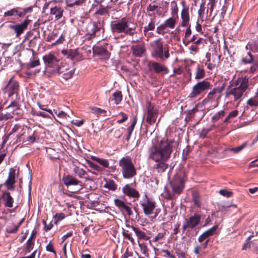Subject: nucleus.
I'll use <instances>...</instances> for the list:
<instances>
[{"mask_svg":"<svg viewBox=\"0 0 258 258\" xmlns=\"http://www.w3.org/2000/svg\"><path fill=\"white\" fill-rule=\"evenodd\" d=\"M176 147L174 140L163 139L150 149L149 157L156 163L153 168L158 173L164 172L168 168L169 165L166 162L170 158L173 149Z\"/></svg>","mask_w":258,"mask_h":258,"instance_id":"nucleus-1","label":"nucleus"},{"mask_svg":"<svg viewBox=\"0 0 258 258\" xmlns=\"http://www.w3.org/2000/svg\"><path fill=\"white\" fill-rule=\"evenodd\" d=\"M137 24L130 17H124L112 21L110 23V29L113 34L124 33L133 36L136 33Z\"/></svg>","mask_w":258,"mask_h":258,"instance_id":"nucleus-2","label":"nucleus"},{"mask_svg":"<svg viewBox=\"0 0 258 258\" xmlns=\"http://www.w3.org/2000/svg\"><path fill=\"white\" fill-rule=\"evenodd\" d=\"M81 30L85 33L86 39L88 40L99 37L104 33V22L86 19L82 22Z\"/></svg>","mask_w":258,"mask_h":258,"instance_id":"nucleus-3","label":"nucleus"},{"mask_svg":"<svg viewBox=\"0 0 258 258\" xmlns=\"http://www.w3.org/2000/svg\"><path fill=\"white\" fill-rule=\"evenodd\" d=\"M162 38H158L150 43L151 55L155 59L164 61L170 57L169 48L167 45H164Z\"/></svg>","mask_w":258,"mask_h":258,"instance_id":"nucleus-4","label":"nucleus"},{"mask_svg":"<svg viewBox=\"0 0 258 258\" xmlns=\"http://www.w3.org/2000/svg\"><path fill=\"white\" fill-rule=\"evenodd\" d=\"M225 89V84L216 86L208 93L206 97L203 100L202 103L203 105H209V108L213 109L217 107L223 95V92Z\"/></svg>","mask_w":258,"mask_h":258,"instance_id":"nucleus-5","label":"nucleus"},{"mask_svg":"<svg viewBox=\"0 0 258 258\" xmlns=\"http://www.w3.org/2000/svg\"><path fill=\"white\" fill-rule=\"evenodd\" d=\"M185 181L184 175H177L170 182V185L174 193L170 192L168 190L165 192V198L168 200H172L175 198V194L180 195L183 190L184 183Z\"/></svg>","mask_w":258,"mask_h":258,"instance_id":"nucleus-6","label":"nucleus"},{"mask_svg":"<svg viewBox=\"0 0 258 258\" xmlns=\"http://www.w3.org/2000/svg\"><path fill=\"white\" fill-rule=\"evenodd\" d=\"M125 227L127 229L122 228V235L124 238L128 240L132 244L135 243V240L132 236V233L130 231V229L134 231L139 239L145 240L149 239V238L146 235V233L137 226L131 225L129 223H126L125 224Z\"/></svg>","mask_w":258,"mask_h":258,"instance_id":"nucleus-7","label":"nucleus"},{"mask_svg":"<svg viewBox=\"0 0 258 258\" xmlns=\"http://www.w3.org/2000/svg\"><path fill=\"white\" fill-rule=\"evenodd\" d=\"M181 4L182 5V9L180 13L181 21L179 23V26L186 28L185 31L184 38L187 39L191 34L189 6H187L183 1L181 2Z\"/></svg>","mask_w":258,"mask_h":258,"instance_id":"nucleus-8","label":"nucleus"},{"mask_svg":"<svg viewBox=\"0 0 258 258\" xmlns=\"http://www.w3.org/2000/svg\"><path fill=\"white\" fill-rule=\"evenodd\" d=\"M119 165L124 178H132L136 175V170L130 157L122 158L119 162Z\"/></svg>","mask_w":258,"mask_h":258,"instance_id":"nucleus-9","label":"nucleus"},{"mask_svg":"<svg viewBox=\"0 0 258 258\" xmlns=\"http://www.w3.org/2000/svg\"><path fill=\"white\" fill-rule=\"evenodd\" d=\"M212 87V85L207 79L199 81L195 84L191 88L188 97L194 99L205 93Z\"/></svg>","mask_w":258,"mask_h":258,"instance_id":"nucleus-10","label":"nucleus"},{"mask_svg":"<svg viewBox=\"0 0 258 258\" xmlns=\"http://www.w3.org/2000/svg\"><path fill=\"white\" fill-rule=\"evenodd\" d=\"M42 59L45 64V72L55 73L61 65L59 59L50 53L44 55Z\"/></svg>","mask_w":258,"mask_h":258,"instance_id":"nucleus-11","label":"nucleus"},{"mask_svg":"<svg viewBox=\"0 0 258 258\" xmlns=\"http://www.w3.org/2000/svg\"><path fill=\"white\" fill-rule=\"evenodd\" d=\"M202 219V216L198 213H194V215L187 218H185L182 226V230L184 232L188 229H192L198 226Z\"/></svg>","mask_w":258,"mask_h":258,"instance_id":"nucleus-12","label":"nucleus"},{"mask_svg":"<svg viewBox=\"0 0 258 258\" xmlns=\"http://www.w3.org/2000/svg\"><path fill=\"white\" fill-rule=\"evenodd\" d=\"M32 11V8L29 7L28 8L23 9L20 7L14 8L10 10H8L5 12L4 17H18L19 18H23L27 13H30Z\"/></svg>","mask_w":258,"mask_h":258,"instance_id":"nucleus-13","label":"nucleus"},{"mask_svg":"<svg viewBox=\"0 0 258 258\" xmlns=\"http://www.w3.org/2000/svg\"><path fill=\"white\" fill-rule=\"evenodd\" d=\"M108 44L104 43L103 45H97L93 47V53L99 56L101 59L107 60L109 58L110 53L108 51L107 46Z\"/></svg>","mask_w":258,"mask_h":258,"instance_id":"nucleus-14","label":"nucleus"},{"mask_svg":"<svg viewBox=\"0 0 258 258\" xmlns=\"http://www.w3.org/2000/svg\"><path fill=\"white\" fill-rule=\"evenodd\" d=\"M158 114V111L150 102H147V114L146 121L152 125L155 123Z\"/></svg>","mask_w":258,"mask_h":258,"instance_id":"nucleus-15","label":"nucleus"},{"mask_svg":"<svg viewBox=\"0 0 258 258\" xmlns=\"http://www.w3.org/2000/svg\"><path fill=\"white\" fill-rule=\"evenodd\" d=\"M19 88V83L13 78L9 80L7 86L4 88V91L8 93L9 97H12L14 94H18Z\"/></svg>","mask_w":258,"mask_h":258,"instance_id":"nucleus-16","label":"nucleus"},{"mask_svg":"<svg viewBox=\"0 0 258 258\" xmlns=\"http://www.w3.org/2000/svg\"><path fill=\"white\" fill-rule=\"evenodd\" d=\"M131 49L133 55L137 57H143L146 52L145 43L143 41H139L138 43L133 45Z\"/></svg>","mask_w":258,"mask_h":258,"instance_id":"nucleus-17","label":"nucleus"},{"mask_svg":"<svg viewBox=\"0 0 258 258\" xmlns=\"http://www.w3.org/2000/svg\"><path fill=\"white\" fill-rule=\"evenodd\" d=\"M30 21L29 19H26L20 24L10 25L9 28L14 31L16 33L17 37H19L27 29Z\"/></svg>","mask_w":258,"mask_h":258,"instance_id":"nucleus-18","label":"nucleus"},{"mask_svg":"<svg viewBox=\"0 0 258 258\" xmlns=\"http://www.w3.org/2000/svg\"><path fill=\"white\" fill-rule=\"evenodd\" d=\"M62 180L64 185L68 187L72 185H79V188H78V190H80L81 188L82 182L72 175L64 174Z\"/></svg>","mask_w":258,"mask_h":258,"instance_id":"nucleus-19","label":"nucleus"},{"mask_svg":"<svg viewBox=\"0 0 258 258\" xmlns=\"http://www.w3.org/2000/svg\"><path fill=\"white\" fill-rule=\"evenodd\" d=\"M122 191L124 195L130 198L138 199L140 196L139 191L135 188L132 187L129 184H125L122 188Z\"/></svg>","mask_w":258,"mask_h":258,"instance_id":"nucleus-20","label":"nucleus"},{"mask_svg":"<svg viewBox=\"0 0 258 258\" xmlns=\"http://www.w3.org/2000/svg\"><path fill=\"white\" fill-rule=\"evenodd\" d=\"M146 201L140 204L143 208L144 213L146 215H151L156 207V203L146 198Z\"/></svg>","mask_w":258,"mask_h":258,"instance_id":"nucleus-21","label":"nucleus"},{"mask_svg":"<svg viewBox=\"0 0 258 258\" xmlns=\"http://www.w3.org/2000/svg\"><path fill=\"white\" fill-rule=\"evenodd\" d=\"M234 84L235 87L245 92L249 87L248 78L246 76L239 77L235 81Z\"/></svg>","mask_w":258,"mask_h":258,"instance_id":"nucleus-22","label":"nucleus"},{"mask_svg":"<svg viewBox=\"0 0 258 258\" xmlns=\"http://www.w3.org/2000/svg\"><path fill=\"white\" fill-rule=\"evenodd\" d=\"M74 72V69L70 70V69L66 68L64 66L61 65L56 73L58 74L59 75H61L64 79L67 80L73 77Z\"/></svg>","mask_w":258,"mask_h":258,"instance_id":"nucleus-23","label":"nucleus"},{"mask_svg":"<svg viewBox=\"0 0 258 258\" xmlns=\"http://www.w3.org/2000/svg\"><path fill=\"white\" fill-rule=\"evenodd\" d=\"M61 53L67 58L72 60H79L82 57V54L79 53L78 49H64L61 51Z\"/></svg>","mask_w":258,"mask_h":258,"instance_id":"nucleus-24","label":"nucleus"},{"mask_svg":"<svg viewBox=\"0 0 258 258\" xmlns=\"http://www.w3.org/2000/svg\"><path fill=\"white\" fill-rule=\"evenodd\" d=\"M156 1H154L152 3L150 4L147 7V11L148 12V16L149 17H152L153 16L152 14L150 13L151 12L156 11V14H157L158 16H164V14H163V11L161 10V7L158 6L157 5L155 4L156 3Z\"/></svg>","mask_w":258,"mask_h":258,"instance_id":"nucleus-25","label":"nucleus"},{"mask_svg":"<svg viewBox=\"0 0 258 258\" xmlns=\"http://www.w3.org/2000/svg\"><path fill=\"white\" fill-rule=\"evenodd\" d=\"M151 67L155 73L160 74L163 73L164 74H167L169 72L168 69L164 64L156 61L150 62Z\"/></svg>","mask_w":258,"mask_h":258,"instance_id":"nucleus-26","label":"nucleus"},{"mask_svg":"<svg viewBox=\"0 0 258 258\" xmlns=\"http://www.w3.org/2000/svg\"><path fill=\"white\" fill-rule=\"evenodd\" d=\"M115 205L122 212H125L128 216L132 215L133 212L131 208L127 205L125 203L118 199L114 200Z\"/></svg>","mask_w":258,"mask_h":258,"instance_id":"nucleus-27","label":"nucleus"},{"mask_svg":"<svg viewBox=\"0 0 258 258\" xmlns=\"http://www.w3.org/2000/svg\"><path fill=\"white\" fill-rule=\"evenodd\" d=\"M2 199L4 202V206L7 208H12L13 206L14 199L10 192L6 190L3 191Z\"/></svg>","mask_w":258,"mask_h":258,"instance_id":"nucleus-28","label":"nucleus"},{"mask_svg":"<svg viewBox=\"0 0 258 258\" xmlns=\"http://www.w3.org/2000/svg\"><path fill=\"white\" fill-rule=\"evenodd\" d=\"M244 93V91L235 87L234 88L231 89L230 91L226 93V96L228 97L230 95L233 96L234 100L236 101L241 100Z\"/></svg>","mask_w":258,"mask_h":258,"instance_id":"nucleus-29","label":"nucleus"},{"mask_svg":"<svg viewBox=\"0 0 258 258\" xmlns=\"http://www.w3.org/2000/svg\"><path fill=\"white\" fill-rule=\"evenodd\" d=\"M148 24L143 28L144 35H146L147 32L154 31L156 28V16L155 14L151 17Z\"/></svg>","mask_w":258,"mask_h":258,"instance_id":"nucleus-30","label":"nucleus"},{"mask_svg":"<svg viewBox=\"0 0 258 258\" xmlns=\"http://www.w3.org/2000/svg\"><path fill=\"white\" fill-rule=\"evenodd\" d=\"M178 20V16H174L168 18L164 22L169 29H173L177 25Z\"/></svg>","mask_w":258,"mask_h":258,"instance_id":"nucleus-31","label":"nucleus"},{"mask_svg":"<svg viewBox=\"0 0 258 258\" xmlns=\"http://www.w3.org/2000/svg\"><path fill=\"white\" fill-rule=\"evenodd\" d=\"M63 12V9L58 6L50 9V14L54 16L55 20H58L62 17Z\"/></svg>","mask_w":258,"mask_h":258,"instance_id":"nucleus-32","label":"nucleus"},{"mask_svg":"<svg viewBox=\"0 0 258 258\" xmlns=\"http://www.w3.org/2000/svg\"><path fill=\"white\" fill-rule=\"evenodd\" d=\"M73 172L80 178H85L86 180H90V177L86 171L83 169L76 166L73 169Z\"/></svg>","mask_w":258,"mask_h":258,"instance_id":"nucleus-33","label":"nucleus"},{"mask_svg":"<svg viewBox=\"0 0 258 258\" xmlns=\"http://www.w3.org/2000/svg\"><path fill=\"white\" fill-rule=\"evenodd\" d=\"M109 7H104L102 5H100L99 9L95 12V14L100 16H104V17L109 16Z\"/></svg>","mask_w":258,"mask_h":258,"instance_id":"nucleus-34","label":"nucleus"},{"mask_svg":"<svg viewBox=\"0 0 258 258\" xmlns=\"http://www.w3.org/2000/svg\"><path fill=\"white\" fill-rule=\"evenodd\" d=\"M156 33L159 35H164L169 32V29L164 23L161 24L156 28Z\"/></svg>","mask_w":258,"mask_h":258,"instance_id":"nucleus-35","label":"nucleus"},{"mask_svg":"<svg viewBox=\"0 0 258 258\" xmlns=\"http://www.w3.org/2000/svg\"><path fill=\"white\" fill-rule=\"evenodd\" d=\"M254 58L251 52H249L245 56H243L241 59V62L244 64H250L254 62Z\"/></svg>","mask_w":258,"mask_h":258,"instance_id":"nucleus-36","label":"nucleus"},{"mask_svg":"<svg viewBox=\"0 0 258 258\" xmlns=\"http://www.w3.org/2000/svg\"><path fill=\"white\" fill-rule=\"evenodd\" d=\"M91 159L92 160L97 162V163H98L105 168H108L109 167V162L108 160L107 159L100 158L99 157L94 156H91Z\"/></svg>","mask_w":258,"mask_h":258,"instance_id":"nucleus-37","label":"nucleus"},{"mask_svg":"<svg viewBox=\"0 0 258 258\" xmlns=\"http://www.w3.org/2000/svg\"><path fill=\"white\" fill-rule=\"evenodd\" d=\"M192 200L194 205L200 207L201 206L200 196L198 192L194 191L192 193Z\"/></svg>","mask_w":258,"mask_h":258,"instance_id":"nucleus-38","label":"nucleus"},{"mask_svg":"<svg viewBox=\"0 0 258 258\" xmlns=\"http://www.w3.org/2000/svg\"><path fill=\"white\" fill-rule=\"evenodd\" d=\"M205 76V70L200 68L199 66L196 69L195 79L196 80H201L203 79Z\"/></svg>","mask_w":258,"mask_h":258,"instance_id":"nucleus-39","label":"nucleus"},{"mask_svg":"<svg viewBox=\"0 0 258 258\" xmlns=\"http://www.w3.org/2000/svg\"><path fill=\"white\" fill-rule=\"evenodd\" d=\"M112 96L115 104H118L122 100V94L120 91L117 90L113 93Z\"/></svg>","mask_w":258,"mask_h":258,"instance_id":"nucleus-40","label":"nucleus"},{"mask_svg":"<svg viewBox=\"0 0 258 258\" xmlns=\"http://www.w3.org/2000/svg\"><path fill=\"white\" fill-rule=\"evenodd\" d=\"M247 104L251 107H258V95H255L247 101Z\"/></svg>","mask_w":258,"mask_h":258,"instance_id":"nucleus-41","label":"nucleus"},{"mask_svg":"<svg viewBox=\"0 0 258 258\" xmlns=\"http://www.w3.org/2000/svg\"><path fill=\"white\" fill-rule=\"evenodd\" d=\"M207 61L205 62V65L207 66V68L210 70H212L215 67V64L211 62V54L209 52H207L205 56Z\"/></svg>","mask_w":258,"mask_h":258,"instance_id":"nucleus-42","label":"nucleus"},{"mask_svg":"<svg viewBox=\"0 0 258 258\" xmlns=\"http://www.w3.org/2000/svg\"><path fill=\"white\" fill-rule=\"evenodd\" d=\"M104 187L112 191H114L117 189V185L112 180H109L108 181H107L105 183Z\"/></svg>","mask_w":258,"mask_h":258,"instance_id":"nucleus-43","label":"nucleus"},{"mask_svg":"<svg viewBox=\"0 0 258 258\" xmlns=\"http://www.w3.org/2000/svg\"><path fill=\"white\" fill-rule=\"evenodd\" d=\"M86 0H76L73 1V0L67 1V5L69 7H73L75 5L81 6L86 2Z\"/></svg>","mask_w":258,"mask_h":258,"instance_id":"nucleus-44","label":"nucleus"},{"mask_svg":"<svg viewBox=\"0 0 258 258\" xmlns=\"http://www.w3.org/2000/svg\"><path fill=\"white\" fill-rule=\"evenodd\" d=\"M218 227V225H215L213 227L208 229L203 233L208 238L211 236H213L216 232Z\"/></svg>","mask_w":258,"mask_h":258,"instance_id":"nucleus-45","label":"nucleus"},{"mask_svg":"<svg viewBox=\"0 0 258 258\" xmlns=\"http://www.w3.org/2000/svg\"><path fill=\"white\" fill-rule=\"evenodd\" d=\"M171 14L172 16H178V8L177 6V3L175 1H172L171 2Z\"/></svg>","mask_w":258,"mask_h":258,"instance_id":"nucleus-46","label":"nucleus"},{"mask_svg":"<svg viewBox=\"0 0 258 258\" xmlns=\"http://www.w3.org/2000/svg\"><path fill=\"white\" fill-rule=\"evenodd\" d=\"M247 143L244 142L243 144H242L241 145L233 147V148H228V150L230 151L233 152L234 153L236 154L240 152L242 150H243L244 148H245L247 146Z\"/></svg>","mask_w":258,"mask_h":258,"instance_id":"nucleus-47","label":"nucleus"},{"mask_svg":"<svg viewBox=\"0 0 258 258\" xmlns=\"http://www.w3.org/2000/svg\"><path fill=\"white\" fill-rule=\"evenodd\" d=\"M225 115V112L224 110H220L216 112L212 117V121L215 122L220 118L223 117Z\"/></svg>","mask_w":258,"mask_h":258,"instance_id":"nucleus-48","label":"nucleus"},{"mask_svg":"<svg viewBox=\"0 0 258 258\" xmlns=\"http://www.w3.org/2000/svg\"><path fill=\"white\" fill-rule=\"evenodd\" d=\"M34 242H31L30 240H27L26 243V247L24 249V254L29 253L33 248Z\"/></svg>","mask_w":258,"mask_h":258,"instance_id":"nucleus-49","label":"nucleus"},{"mask_svg":"<svg viewBox=\"0 0 258 258\" xmlns=\"http://www.w3.org/2000/svg\"><path fill=\"white\" fill-rule=\"evenodd\" d=\"M87 162L90 167H91V168L93 169L94 170H95L98 172H102L104 170L103 168H102L101 167L99 166L97 164L93 163V162H92L91 161L87 160Z\"/></svg>","mask_w":258,"mask_h":258,"instance_id":"nucleus-50","label":"nucleus"},{"mask_svg":"<svg viewBox=\"0 0 258 258\" xmlns=\"http://www.w3.org/2000/svg\"><path fill=\"white\" fill-rule=\"evenodd\" d=\"M40 64V62L39 59L30 60L28 63H26L25 65L26 67L29 69L30 68H33Z\"/></svg>","mask_w":258,"mask_h":258,"instance_id":"nucleus-51","label":"nucleus"},{"mask_svg":"<svg viewBox=\"0 0 258 258\" xmlns=\"http://www.w3.org/2000/svg\"><path fill=\"white\" fill-rule=\"evenodd\" d=\"M19 103L14 100L11 102L10 104L7 107V109L12 111H17L19 110Z\"/></svg>","mask_w":258,"mask_h":258,"instance_id":"nucleus-52","label":"nucleus"},{"mask_svg":"<svg viewBox=\"0 0 258 258\" xmlns=\"http://www.w3.org/2000/svg\"><path fill=\"white\" fill-rule=\"evenodd\" d=\"M58 36V33L56 32L52 31L45 38V40L47 42H51L54 40Z\"/></svg>","mask_w":258,"mask_h":258,"instance_id":"nucleus-53","label":"nucleus"},{"mask_svg":"<svg viewBox=\"0 0 258 258\" xmlns=\"http://www.w3.org/2000/svg\"><path fill=\"white\" fill-rule=\"evenodd\" d=\"M122 128L115 129V130H114V129L112 130L111 131L113 132V137L115 139H118L122 136Z\"/></svg>","mask_w":258,"mask_h":258,"instance_id":"nucleus-54","label":"nucleus"},{"mask_svg":"<svg viewBox=\"0 0 258 258\" xmlns=\"http://www.w3.org/2000/svg\"><path fill=\"white\" fill-rule=\"evenodd\" d=\"M65 218V215L62 213H57L54 216L55 219L54 223L56 224L59 221Z\"/></svg>","mask_w":258,"mask_h":258,"instance_id":"nucleus-55","label":"nucleus"},{"mask_svg":"<svg viewBox=\"0 0 258 258\" xmlns=\"http://www.w3.org/2000/svg\"><path fill=\"white\" fill-rule=\"evenodd\" d=\"M203 249L201 248V246H200L199 245H196L194 249V253L197 255V257H199L202 255V250Z\"/></svg>","mask_w":258,"mask_h":258,"instance_id":"nucleus-56","label":"nucleus"},{"mask_svg":"<svg viewBox=\"0 0 258 258\" xmlns=\"http://www.w3.org/2000/svg\"><path fill=\"white\" fill-rule=\"evenodd\" d=\"M118 115L121 116V118L120 119H118L117 121V123H118L119 124H120V123H122L125 122V121L127 120V119L128 118L127 115L122 112H119L118 114Z\"/></svg>","mask_w":258,"mask_h":258,"instance_id":"nucleus-57","label":"nucleus"},{"mask_svg":"<svg viewBox=\"0 0 258 258\" xmlns=\"http://www.w3.org/2000/svg\"><path fill=\"white\" fill-rule=\"evenodd\" d=\"M198 111V108L195 107L193 108L191 110H189L187 112V116L186 119L188 118L189 119L191 117H192L195 114V113Z\"/></svg>","mask_w":258,"mask_h":258,"instance_id":"nucleus-58","label":"nucleus"},{"mask_svg":"<svg viewBox=\"0 0 258 258\" xmlns=\"http://www.w3.org/2000/svg\"><path fill=\"white\" fill-rule=\"evenodd\" d=\"M46 250L47 251L52 252L56 256V252L54 249V246L51 241H50L49 243L46 246Z\"/></svg>","mask_w":258,"mask_h":258,"instance_id":"nucleus-59","label":"nucleus"},{"mask_svg":"<svg viewBox=\"0 0 258 258\" xmlns=\"http://www.w3.org/2000/svg\"><path fill=\"white\" fill-rule=\"evenodd\" d=\"M219 193L222 196H225L227 198L231 197L233 194L232 191H228L226 189H222L220 190Z\"/></svg>","mask_w":258,"mask_h":258,"instance_id":"nucleus-60","label":"nucleus"},{"mask_svg":"<svg viewBox=\"0 0 258 258\" xmlns=\"http://www.w3.org/2000/svg\"><path fill=\"white\" fill-rule=\"evenodd\" d=\"M166 234V232L164 231L163 232H159L158 234L154 238L153 241L154 242H157L159 240L162 239L164 238L165 235Z\"/></svg>","mask_w":258,"mask_h":258,"instance_id":"nucleus-61","label":"nucleus"},{"mask_svg":"<svg viewBox=\"0 0 258 258\" xmlns=\"http://www.w3.org/2000/svg\"><path fill=\"white\" fill-rule=\"evenodd\" d=\"M253 237V235H250L247 239V242L245 243L242 246V250H246L247 248H250V245H251V241L250 240L251 239V237Z\"/></svg>","mask_w":258,"mask_h":258,"instance_id":"nucleus-62","label":"nucleus"},{"mask_svg":"<svg viewBox=\"0 0 258 258\" xmlns=\"http://www.w3.org/2000/svg\"><path fill=\"white\" fill-rule=\"evenodd\" d=\"M190 42L197 45H199L202 42V38H198L197 35H194L191 37Z\"/></svg>","mask_w":258,"mask_h":258,"instance_id":"nucleus-63","label":"nucleus"},{"mask_svg":"<svg viewBox=\"0 0 258 258\" xmlns=\"http://www.w3.org/2000/svg\"><path fill=\"white\" fill-rule=\"evenodd\" d=\"M175 253L177 254L179 258H187L186 256V253L179 249H176Z\"/></svg>","mask_w":258,"mask_h":258,"instance_id":"nucleus-64","label":"nucleus"}]
</instances>
